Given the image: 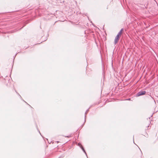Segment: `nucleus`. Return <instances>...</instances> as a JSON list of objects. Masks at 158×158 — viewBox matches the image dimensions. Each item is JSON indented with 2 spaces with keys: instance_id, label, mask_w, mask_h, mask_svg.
Here are the masks:
<instances>
[{
  "instance_id": "obj_1",
  "label": "nucleus",
  "mask_w": 158,
  "mask_h": 158,
  "mask_svg": "<svg viewBox=\"0 0 158 158\" xmlns=\"http://www.w3.org/2000/svg\"><path fill=\"white\" fill-rule=\"evenodd\" d=\"M146 91L144 90L138 92L136 94V96H139L143 95L145 94H146Z\"/></svg>"
},
{
  "instance_id": "obj_2",
  "label": "nucleus",
  "mask_w": 158,
  "mask_h": 158,
  "mask_svg": "<svg viewBox=\"0 0 158 158\" xmlns=\"http://www.w3.org/2000/svg\"><path fill=\"white\" fill-rule=\"evenodd\" d=\"M120 36H118L117 35L115 37V38L114 39V44L115 45L116 44L118 41L120 39Z\"/></svg>"
},
{
  "instance_id": "obj_3",
  "label": "nucleus",
  "mask_w": 158,
  "mask_h": 158,
  "mask_svg": "<svg viewBox=\"0 0 158 158\" xmlns=\"http://www.w3.org/2000/svg\"><path fill=\"white\" fill-rule=\"evenodd\" d=\"M89 111V109H88L86 111L85 113V122L86 121V114L88 113V111Z\"/></svg>"
},
{
  "instance_id": "obj_4",
  "label": "nucleus",
  "mask_w": 158,
  "mask_h": 158,
  "mask_svg": "<svg viewBox=\"0 0 158 158\" xmlns=\"http://www.w3.org/2000/svg\"><path fill=\"white\" fill-rule=\"evenodd\" d=\"M123 31V29H122L118 33V34L117 35L120 36L121 35L122 33V31Z\"/></svg>"
},
{
  "instance_id": "obj_5",
  "label": "nucleus",
  "mask_w": 158,
  "mask_h": 158,
  "mask_svg": "<svg viewBox=\"0 0 158 158\" xmlns=\"http://www.w3.org/2000/svg\"><path fill=\"white\" fill-rule=\"evenodd\" d=\"M81 149L85 153V155H86V156H87V154H86V153L84 149V148L83 147V146H81Z\"/></svg>"
},
{
  "instance_id": "obj_6",
  "label": "nucleus",
  "mask_w": 158,
  "mask_h": 158,
  "mask_svg": "<svg viewBox=\"0 0 158 158\" xmlns=\"http://www.w3.org/2000/svg\"><path fill=\"white\" fill-rule=\"evenodd\" d=\"M153 100L156 104H158V99H157L156 101H155V99H153Z\"/></svg>"
},
{
  "instance_id": "obj_7",
  "label": "nucleus",
  "mask_w": 158,
  "mask_h": 158,
  "mask_svg": "<svg viewBox=\"0 0 158 158\" xmlns=\"http://www.w3.org/2000/svg\"><path fill=\"white\" fill-rule=\"evenodd\" d=\"M78 145L80 147V148H81V146H82L81 143H78Z\"/></svg>"
},
{
  "instance_id": "obj_8",
  "label": "nucleus",
  "mask_w": 158,
  "mask_h": 158,
  "mask_svg": "<svg viewBox=\"0 0 158 158\" xmlns=\"http://www.w3.org/2000/svg\"><path fill=\"white\" fill-rule=\"evenodd\" d=\"M112 101H110L109 100V99H107L105 101V103H106V102H111Z\"/></svg>"
},
{
  "instance_id": "obj_9",
  "label": "nucleus",
  "mask_w": 158,
  "mask_h": 158,
  "mask_svg": "<svg viewBox=\"0 0 158 158\" xmlns=\"http://www.w3.org/2000/svg\"><path fill=\"white\" fill-rule=\"evenodd\" d=\"M71 136V135H69V136H65V137H69Z\"/></svg>"
},
{
  "instance_id": "obj_10",
  "label": "nucleus",
  "mask_w": 158,
  "mask_h": 158,
  "mask_svg": "<svg viewBox=\"0 0 158 158\" xmlns=\"http://www.w3.org/2000/svg\"><path fill=\"white\" fill-rule=\"evenodd\" d=\"M146 136V137H148V135L147 134V135H146V136Z\"/></svg>"
},
{
  "instance_id": "obj_11",
  "label": "nucleus",
  "mask_w": 158,
  "mask_h": 158,
  "mask_svg": "<svg viewBox=\"0 0 158 158\" xmlns=\"http://www.w3.org/2000/svg\"><path fill=\"white\" fill-rule=\"evenodd\" d=\"M133 142H134V143L135 144V142H134V137L133 136Z\"/></svg>"
},
{
  "instance_id": "obj_12",
  "label": "nucleus",
  "mask_w": 158,
  "mask_h": 158,
  "mask_svg": "<svg viewBox=\"0 0 158 158\" xmlns=\"http://www.w3.org/2000/svg\"><path fill=\"white\" fill-rule=\"evenodd\" d=\"M125 100H130L131 99H124Z\"/></svg>"
},
{
  "instance_id": "obj_13",
  "label": "nucleus",
  "mask_w": 158,
  "mask_h": 158,
  "mask_svg": "<svg viewBox=\"0 0 158 158\" xmlns=\"http://www.w3.org/2000/svg\"><path fill=\"white\" fill-rule=\"evenodd\" d=\"M39 132L40 133V132L39 130Z\"/></svg>"
}]
</instances>
